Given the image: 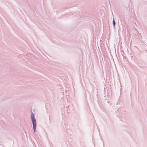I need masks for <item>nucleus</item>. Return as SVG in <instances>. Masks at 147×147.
<instances>
[{"mask_svg":"<svg viewBox=\"0 0 147 147\" xmlns=\"http://www.w3.org/2000/svg\"><path fill=\"white\" fill-rule=\"evenodd\" d=\"M31 119L33 125L34 130V131L35 132L36 127V120L34 118V115L33 114H32L31 115Z\"/></svg>","mask_w":147,"mask_h":147,"instance_id":"f257e3e1","label":"nucleus"},{"mask_svg":"<svg viewBox=\"0 0 147 147\" xmlns=\"http://www.w3.org/2000/svg\"><path fill=\"white\" fill-rule=\"evenodd\" d=\"M113 24L114 25H115V21L114 19L113 20Z\"/></svg>","mask_w":147,"mask_h":147,"instance_id":"f03ea898","label":"nucleus"}]
</instances>
